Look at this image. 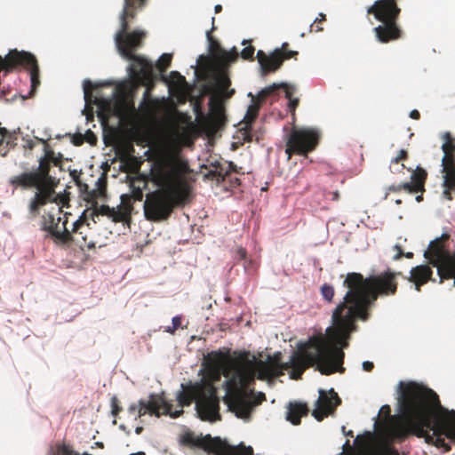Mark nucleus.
<instances>
[{
	"label": "nucleus",
	"instance_id": "39448f33",
	"mask_svg": "<svg viewBox=\"0 0 455 455\" xmlns=\"http://www.w3.org/2000/svg\"><path fill=\"white\" fill-rule=\"evenodd\" d=\"M227 359L228 355L220 351L208 353L204 357V364L209 379H204L200 382L187 387L182 385L183 390L178 395V401L181 408L190 405L195 401L196 412L202 420L216 421L220 419V400L217 395V389L212 383V380L220 379L221 369Z\"/></svg>",
	"mask_w": 455,
	"mask_h": 455
},
{
	"label": "nucleus",
	"instance_id": "4d7b16f0",
	"mask_svg": "<svg viewBox=\"0 0 455 455\" xmlns=\"http://www.w3.org/2000/svg\"><path fill=\"white\" fill-rule=\"evenodd\" d=\"M330 196H331V199L332 201H339V198H340V195H339V191H332V192H329L328 194Z\"/></svg>",
	"mask_w": 455,
	"mask_h": 455
},
{
	"label": "nucleus",
	"instance_id": "338daca9",
	"mask_svg": "<svg viewBox=\"0 0 455 455\" xmlns=\"http://www.w3.org/2000/svg\"><path fill=\"white\" fill-rule=\"evenodd\" d=\"M403 256L406 257L407 259H412L413 258V253L411 252V251L403 252Z\"/></svg>",
	"mask_w": 455,
	"mask_h": 455
},
{
	"label": "nucleus",
	"instance_id": "f3484780",
	"mask_svg": "<svg viewBox=\"0 0 455 455\" xmlns=\"http://www.w3.org/2000/svg\"><path fill=\"white\" fill-rule=\"evenodd\" d=\"M397 1L377 0L368 7L367 13L372 14L379 21H397L401 14Z\"/></svg>",
	"mask_w": 455,
	"mask_h": 455
},
{
	"label": "nucleus",
	"instance_id": "58836bf2",
	"mask_svg": "<svg viewBox=\"0 0 455 455\" xmlns=\"http://www.w3.org/2000/svg\"><path fill=\"white\" fill-rule=\"evenodd\" d=\"M122 406L120 405L119 400L116 396L111 398V413L116 417L122 411Z\"/></svg>",
	"mask_w": 455,
	"mask_h": 455
},
{
	"label": "nucleus",
	"instance_id": "7c9ffc66",
	"mask_svg": "<svg viewBox=\"0 0 455 455\" xmlns=\"http://www.w3.org/2000/svg\"><path fill=\"white\" fill-rule=\"evenodd\" d=\"M39 140L45 144L44 156L43 158L46 159L50 164H53L55 166L60 165L62 155L59 154V156H56L54 151L49 148V146L44 140L39 139Z\"/></svg>",
	"mask_w": 455,
	"mask_h": 455
},
{
	"label": "nucleus",
	"instance_id": "774afa93",
	"mask_svg": "<svg viewBox=\"0 0 455 455\" xmlns=\"http://www.w3.org/2000/svg\"><path fill=\"white\" fill-rule=\"evenodd\" d=\"M94 444L98 448H100V449L104 448V443L102 442H96Z\"/></svg>",
	"mask_w": 455,
	"mask_h": 455
},
{
	"label": "nucleus",
	"instance_id": "4c0bfd02",
	"mask_svg": "<svg viewBox=\"0 0 455 455\" xmlns=\"http://www.w3.org/2000/svg\"><path fill=\"white\" fill-rule=\"evenodd\" d=\"M321 294L323 297L324 299H326L328 302H331L332 299L334 297V288L333 286L324 283L321 287Z\"/></svg>",
	"mask_w": 455,
	"mask_h": 455
},
{
	"label": "nucleus",
	"instance_id": "c756f323",
	"mask_svg": "<svg viewBox=\"0 0 455 455\" xmlns=\"http://www.w3.org/2000/svg\"><path fill=\"white\" fill-rule=\"evenodd\" d=\"M112 212V208H110L108 205L102 204L100 206L97 205V203H95L93 209L90 212H88L90 217L94 223L97 222L96 219L100 215L101 216H108L110 217V214Z\"/></svg>",
	"mask_w": 455,
	"mask_h": 455
},
{
	"label": "nucleus",
	"instance_id": "a211bd4d",
	"mask_svg": "<svg viewBox=\"0 0 455 455\" xmlns=\"http://www.w3.org/2000/svg\"><path fill=\"white\" fill-rule=\"evenodd\" d=\"M89 210H84L79 219L73 224V229L70 232L73 235V242L78 243L81 247L93 248L94 243L92 239L88 238L87 232L89 231L88 220Z\"/></svg>",
	"mask_w": 455,
	"mask_h": 455
},
{
	"label": "nucleus",
	"instance_id": "f257e3e1",
	"mask_svg": "<svg viewBox=\"0 0 455 455\" xmlns=\"http://www.w3.org/2000/svg\"><path fill=\"white\" fill-rule=\"evenodd\" d=\"M344 285L348 291L332 313V326L327 328L326 336L309 339L304 347L292 354L289 362L281 363V369H291L292 379H299L305 370L315 364L324 375L343 372L342 349L348 347L350 333L356 330L355 320L366 321L369 308L378 297L394 295L397 290L395 274L390 271L367 278L360 273H349Z\"/></svg>",
	"mask_w": 455,
	"mask_h": 455
},
{
	"label": "nucleus",
	"instance_id": "aec40b11",
	"mask_svg": "<svg viewBox=\"0 0 455 455\" xmlns=\"http://www.w3.org/2000/svg\"><path fill=\"white\" fill-rule=\"evenodd\" d=\"M249 363L254 370L255 375L257 374L259 379H267L278 377L282 374L283 369H281V363H279V357H275L273 363H266L259 361L254 363L249 358Z\"/></svg>",
	"mask_w": 455,
	"mask_h": 455
},
{
	"label": "nucleus",
	"instance_id": "c85d7f7f",
	"mask_svg": "<svg viewBox=\"0 0 455 455\" xmlns=\"http://www.w3.org/2000/svg\"><path fill=\"white\" fill-rule=\"evenodd\" d=\"M215 82L218 88L225 92L230 86L231 81L229 79L228 74L226 70L220 69L215 75Z\"/></svg>",
	"mask_w": 455,
	"mask_h": 455
},
{
	"label": "nucleus",
	"instance_id": "6e6552de",
	"mask_svg": "<svg viewBox=\"0 0 455 455\" xmlns=\"http://www.w3.org/2000/svg\"><path fill=\"white\" fill-rule=\"evenodd\" d=\"M10 184L22 188H36L37 191L28 204V211L32 218L38 216L40 209L48 202H55L57 200L54 196V189L49 186H42L37 180V175L33 172H23L20 175L12 177L10 180Z\"/></svg>",
	"mask_w": 455,
	"mask_h": 455
},
{
	"label": "nucleus",
	"instance_id": "6ab92c4d",
	"mask_svg": "<svg viewBox=\"0 0 455 455\" xmlns=\"http://www.w3.org/2000/svg\"><path fill=\"white\" fill-rule=\"evenodd\" d=\"M381 25L374 28L373 31L379 42L387 44L403 37V30L397 21H380Z\"/></svg>",
	"mask_w": 455,
	"mask_h": 455
},
{
	"label": "nucleus",
	"instance_id": "9b49d317",
	"mask_svg": "<svg viewBox=\"0 0 455 455\" xmlns=\"http://www.w3.org/2000/svg\"><path fill=\"white\" fill-rule=\"evenodd\" d=\"M319 140L320 133L315 129L292 128L286 140L285 153L288 159H291L292 155L307 156L316 148Z\"/></svg>",
	"mask_w": 455,
	"mask_h": 455
},
{
	"label": "nucleus",
	"instance_id": "7ed1b4c3",
	"mask_svg": "<svg viewBox=\"0 0 455 455\" xmlns=\"http://www.w3.org/2000/svg\"><path fill=\"white\" fill-rule=\"evenodd\" d=\"M188 172V163L177 156H167L155 163L153 176L159 188L146 196L143 205L146 220H165L174 209L188 203L191 192L186 177Z\"/></svg>",
	"mask_w": 455,
	"mask_h": 455
},
{
	"label": "nucleus",
	"instance_id": "cd10ccee",
	"mask_svg": "<svg viewBox=\"0 0 455 455\" xmlns=\"http://www.w3.org/2000/svg\"><path fill=\"white\" fill-rule=\"evenodd\" d=\"M412 183L419 188L420 192L425 190V182L427 178V172L425 169L418 166L416 170L412 171L411 174Z\"/></svg>",
	"mask_w": 455,
	"mask_h": 455
},
{
	"label": "nucleus",
	"instance_id": "bf43d9fd",
	"mask_svg": "<svg viewBox=\"0 0 455 455\" xmlns=\"http://www.w3.org/2000/svg\"><path fill=\"white\" fill-rule=\"evenodd\" d=\"M237 256L240 259H244L246 258V251L243 248H239L237 250Z\"/></svg>",
	"mask_w": 455,
	"mask_h": 455
},
{
	"label": "nucleus",
	"instance_id": "2eb2a0df",
	"mask_svg": "<svg viewBox=\"0 0 455 455\" xmlns=\"http://www.w3.org/2000/svg\"><path fill=\"white\" fill-rule=\"evenodd\" d=\"M340 403L341 399L333 388L330 389L329 392L320 389L319 397L315 402V408L313 410L312 415L317 421H322L324 418L333 414Z\"/></svg>",
	"mask_w": 455,
	"mask_h": 455
},
{
	"label": "nucleus",
	"instance_id": "bb28decb",
	"mask_svg": "<svg viewBox=\"0 0 455 455\" xmlns=\"http://www.w3.org/2000/svg\"><path fill=\"white\" fill-rule=\"evenodd\" d=\"M51 164L46 159L41 157L39 160V165L36 172H33L37 175V180L42 186H47L52 177L50 176Z\"/></svg>",
	"mask_w": 455,
	"mask_h": 455
},
{
	"label": "nucleus",
	"instance_id": "c9c22d12",
	"mask_svg": "<svg viewBox=\"0 0 455 455\" xmlns=\"http://www.w3.org/2000/svg\"><path fill=\"white\" fill-rule=\"evenodd\" d=\"M214 167L217 170V173L220 175V177L218 178V185L224 183L230 176L228 169V164H218L214 165Z\"/></svg>",
	"mask_w": 455,
	"mask_h": 455
},
{
	"label": "nucleus",
	"instance_id": "f03ea898",
	"mask_svg": "<svg viewBox=\"0 0 455 455\" xmlns=\"http://www.w3.org/2000/svg\"><path fill=\"white\" fill-rule=\"evenodd\" d=\"M401 387L400 408L407 422L391 423V435L403 440L416 434L443 452L450 451L451 446L445 437L455 438V411L443 408L437 394L421 384L411 381L402 383Z\"/></svg>",
	"mask_w": 455,
	"mask_h": 455
},
{
	"label": "nucleus",
	"instance_id": "412c9836",
	"mask_svg": "<svg viewBox=\"0 0 455 455\" xmlns=\"http://www.w3.org/2000/svg\"><path fill=\"white\" fill-rule=\"evenodd\" d=\"M283 88L285 93V97L289 100L288 102V110L292 114V116L295 115V110L299 105V100L298 98H293V94L296 92V87L293 85H290L285 83H282L280 84H272L265 89H263L260 92V95L262 97H267L272 93H274L278 89Z\"/></svg>",
	"mask_w": 455,
	"mask_h": 455
},
{
	"label": "nucleus",
	"instance_id": "a19ab883",
	"mask_svg": "<svg viewBox=\"0 0 455 455\" xmlns=\"http://www.w3.org/2000/svg\"><path fill=\"white\" fill-rule=\"evenodd\" d=\"M400 186L401 190H405L410 194L420 192L419 188L412 183V181L401 183Z\"/></svg>",
	"mask_w": 455,
	"mask_h": 455
},
{
	"label": "nucleus",
	"instance_id": "20e7f679",
	"mask_svg": "<svg viewBox=\"0 0 455 455\" xmlns=\"http://www.w3.org/2000/svg\"><path fill=\"white\" fill-rule=\"evenodd\" d=\"M124 1V8L120 14V29L115 36V41L121 56L132 61L128 68L130 77L136 84L147 87L143 94V100L148 101L154 86L153 64L145 57L134 53L138 48L142 46L146 32L142 30L128 32V30L130 22L136 18L138 11L147 5L148 0Z\"/></svg>",
	"mask_w": 455,
	"mask_h": 455
},
{
	"label": "nucleus",
	"instance_id": "49530a36",
	"mask_svg": "<svg viewBox=\"0 0 455 455\" xmlns=\"http://www.w3.org/2000/svg\"><path fill=\"white\" fill-rule=\"evenodd\" d=\"M394 250L396 251V254L393 257L394 260H398L403 256V249L400 245H395Z\"/></svg>",
	"mask_w": 455,
	"mask_h": 455
},
{
	"label": "nucleus",
	"instance_id": "c03bdc74",
	"mask_svg": "<svg viewBox=\"0 0 455 455\" xmlns=\"http://www.w3.org/2000/svg\"><path fill=\"white\" fill-rule=\"evenodd\" d=\"M227 164L229 174H231V172L243 173L242 172V167H237L233 162H227Z\"/></svg>",
	"mask_w": 455,
	"mask_h": 455
},
{
	"label": "nucleus",
	"instance_id": "f8f14e48",
	"mask_svg": "<svg viewBox=\"0 0 455 455\" xmlns=\"http://www.w3.org/2000/svg\"><path fill=\"white\" fill-rule=\"evenodd\" d=\"M62 207L58 206L52 211L45 212L41 218V229L48 232L50 236L58 244L69 245L73 243V235L67 228L68 214L64 215V220L60 217Z\"/></svg>",
	"mask_w": 455,
	"mask_h": 455
},
{
	"label": "nucleus",
	"instance_id": "a18cd8bd",
	"mask_svg": "<svg viewBox=\"0 0 455 455\" xmlns=\"http://www.w3.org/2000/svg\"><path fill=\"white\" fill-rule=\"evenodd\" d=\"M219 177H220V175L217 173V170L215 168L213 170L209 171L205 174V178H207L209 180H215L217 184H218V178Z\"/></svg>",
	"mask_w": 455,
	"mask_h": 455
},
{
	"label": "nucleus",
	"instance_id": "37998d69",
	"mask_svg": "<svg viewBox=\"0 0 455 455\" xmlns=\"http://www.w3.org/2000/svg\"><path fill=\"white\" fill-rule=\"evenodd\" d=\"M170 76L174 83L182 84L185 82V77L178 71H172Z\"/></svg>",
	"mask_w": 455,
	"mask_h": 455
},
{
	"label": "nucleus",
	"instance_id": "2f4dec72",
	"mask_svg": "<svg viewBox=\"0 0 455 455\" xmlns=\"http://www.w3.org/2000/svg\"><path fill=\"white\" fill-rule=\"evenodd\" d=\"M93 87L94 86L90 80L84 81V101H85L86 105H90L92 103H94V104L98 103V99L93 98V95H92V91Z\"/></svg>",
	"mask_w": 455,
	"mask_h": 455
},
{
	"label": "nucleus",
	"instance_id": "ddd939ff",
	"mask_svg": "<svg viewBox=\"0 0 455 455\" xmlns=\"http://www.w3.org/2000/svg\"><path fill=\"white\" fill-rule=\"evenodd\" d=\"M129 413L134 415L136 412V418H140L149 412L151 415L160 417L161 414L170 415L172 418L176 419L183 413V410L172 411V404L165 401L162 395H150L149 401L144 400L139 401V406L137 404H131L128 408Z\"/></svg>",
	"mask_w": 455,
	"mask_h": 455
},
{
	"label": "nucleus",
	"instance_id": "3c124183",
	"mask_svg": "<svg viewBox=\"0 0 455 455\" xmlns=\"http://www.w3.org/2000/svg\"><path fill=\"white\" fill-rule=\"evenodd\" d=\"M373 368H374V364L372 362L365 361L363 363V369L365 371H371Z\"/></svg>",
	"mask_w": 455,
	"mask_h": 455
},
{
	"label": "nucleus",
	"instance_id": "13d9d810",
	"mask_svg": "<svg viewBox=\"0 0 455 455\" xmlns=\"http://www.w3.org/2000/svg\"><path fill=\"white\" fill-rule=\"evenodd\" d=\"M410 117L415 120H419L420 118V113L417 109H413L410 113Z\"/></svg>",
	"mask_w": 455,
	"mask_h": 455
},
{
	"label": "nucleus",
	"instance_id": "0eeeda50",
	"mask_svg": "<svg viewBox=\"0 0 455 455\" xmlns=\"http://www.w3.org/2000/svg\"><path fill=\"white\" fill-rule=\"evenodd\" d=\"M180 443L186 446L201 448L216 455H252L253 449L243 444L235 448L223 442L219 437L212 438L210 435L205 436L196 435L188 431L180 436Z\"/></svg>",
	"mask_w": 455,
	"mask_h": 455
},
{
	"label": "nucleus",
	"instance_id": "603ef678",
	"mask_svg": "<svg viewBox=\"0 0 455 455\" xmlns=\"http://www.w3.org/2000/svg\"><path fill=\"white\" fill-rule=\"evenodd\" d=\"M319 16H320V18H316V19L315 20L314 23H313V24H311V26H310V28H310V31H313V30H314V26H315V23H322V22L325 21L326 18H325V15H324L323 13H320V14H319Z\"/></svg>",
	"mask_w": 455,
	"mask_h": 455
},
{
	"label": "nucleus",
	"instance_id": "5fc2aeb1",
	"mask_svg": "<svg viewBox=\"0 0 455 455\" xmlns=\"http://www.w3.org/2000/svg\"><path fill=\"white\" fill-rule=\"evenodd\" d=\"M231 188H237L240 185V179L238 178H228Z\"/></svg>",
	"mask_w": 455,
	"mask_h": 455
},
{
	"label": "nucleus",
	"instance_id": "e433bc0d",
	"mask_svg": "<svg viewBox=\"0 0 455 455\" xmlns=\"http://www.w3.org/2000/svg\"><path fill=\"white\" fill-rule=\"evenodd\" d=\"M122 203L119 206L121 210L124 211V212H127L129 217H132V212L133 210V204L131 200V197L128 196H122Z\"/></svg>",
	"mask_w": 455,
	"mask_h": 455
},
{
	"label": "nucleus",
	"instance_id": "b1692460",
	"mask_svg": "<svg viewBox=\"0 0 455 455\" xmlns=\"http://www.w3.org/2000/svg\"><path fill=\"white\" fill-rule=\"evenodd\" d=\"M432 273L427 265L417 266L411 270L410 281L415 283L416 290L419 291L420 286L431 280Z\"/></svg>",
	"mask_w": 455,
	"mask_h": 455
},
{
	"label": "nucleus",
	"instance_id": "79ce46f5",
	"mask_svg": "<svg viewBox=\"0 0 455 455\" xmlns=\"http://www.w3.org/2000/svg\"><path fill=\"white\" fill-rule=\"evenodd\" d=\"M401 161L398 160V158L395 156L394 157L392 160H391V164H390V171L394 173L395 172H400L402 170L404 169V164H402L400 167H397L395 168V165H398V164L400 163Z\"/></svg>",
	"mask_w": 455,
	"mask_h": 455
},
{
	"label": "nucleus",
	"instance_id": "69168bd1",
	"mask_svg": "<svg viewBox=\"0 0 455 455\" xmlns=\"http://www.w3.org/2000/svg\"><path fill=\"white\" fill-rule=\"evenodd\" d=\"M214 11H215L216 13L220 12L222 11V6L220 4L215 5Z\"/></svg>",
	"mask_w": 455,
	"mask_h": 455
},
{
	"label": "nucleus",
	"instance_id": "423d86ee",
	"mask_svg": "<svg viewBox=\"0 0 455 455\" xmlns=\"http://www.w3.org/2000/svg\"><path fill=\"white\" fill-rule=\"evenodd\" d=\"M227 361L235 370L233 376L225 381L227 395L239 417L249 416L254 406L266 400L264 393L255 394L248 389L255 379L254 370L249 363V352H243L233 359L228 357Z\"/></svg>",
	"mask_w": 455,
	"mask_h": 455
},
{
	"label": "nucleus",
	"instance_id": "f704fd0d",
	"mask_svg": "<svg viewBox=\"0 0 455 455\" xmlns=\"http://www.w3.org/2000/svg\"><path fill=\"white\" fill-rule=\"evenodd\" d=\"M172 56L169 53H164L159 58L158 61L156 62V68L161 72L164 73L165 70L170 67L172 62Z\"/></svg>",
	"mask_w": 455,
	"mask_h": 455
},
{
	"label": "nucleus",
	"instance_id": "a878e982",
	"mask_svg": "<svg viewBox=\"0 0 455 455\" xmlns=\"http://www.w3.org/2000/svg\"><path fill=\"white\" fill-rule=\"evenodd\" d=\"M215 44V48L213 51V57L215 60L222 65H228V63L234 62L236 60L238 57V53L234 49L233 52H228L225 49L221 48L217 43Z\"/></svg>",
	"mask_w": 455,
	"mask_h": 455
},
{
	"label": "nucleus",
	"instance_id": "052dcab7",
	"mask_svg": "<svg viewBox=\"0 0 455 455\" xmlns=\"http://www.w3.org/2000/svg\"><path fill=\"white\" fill-rule=\"evenodd\" d=\"M177 329H173V326H168L165 328V331L173 334Z\"/></svg>",
	"mask_w": 455,
	"mask_h": 455
},
{
	"label": "nucleus",
	"instance_id": "de8ad7c7",
	"mask_svg": "<svg viewBox=\"0 0 455 455\" xmlns=\"http://www.w3.org/2000/svg\"><path fill=\"white\" fill-rule=\"evenodd\" d=\"M132 197L134 201H141L143 198V193L140 188H135L132 192Z\"/></svg>",
	"mask_w": 455,
	"mask_h": 455
},
{
	"label": "nucleus",
	"instance_id": "6e6d98bb",
	"mask_svg": "<svg viewBox=\"0 0 455 455\" xmlns=\"http://www.w3.org/2000/svg\"><path fill=\"white\" fill-rule=\"evenodd\" d=\"M70 176L73 178V180L76 182L78 186H80L79 182V176L80 173L76 170L70 171Z\"/></svg>",
	"mask_w": 455,
	"mask_h": 455
},
{
	"label": "nucleus",
	"instance_id": "e2e57ef3",
	"mask_svg": "<svg viewBox=\"0 0 455 455\" xmlns=\"http://www.w3.org/2000/svg\"><path fill=\"white\" fill-rule=\"evenodd\" d=\"M314 28H315L314 29L315 32H320V31H323V29L322 27H320V24H317V23L315 24Z\"/></svg>",
	"mask_w": 455,
	"mask_h": 455
},
{
	"label": "nucleus",
	"instance_id": "09e8293b",
	"mask_svg": "<svg viewBox=\"0 0 455 455\" xmlns=\"http://www.w3.org/2000/svg\"><path fill=\"white\" fill-rule=\"evenodd\" d=\"M401 191V186L399 185H391L387 188V193L385 196V198L387 197L390 192H400Z\"/></svg>",
	"mask_w": 455,
	"mask_h": 455
},
{
	"label": "nucleus",
	"instance_id": "72a5a7b5",
	"mask_svg": "<svg viewBox=\"0 0 455 455\" xmlns=\"http://www.w3.org/2000/svg\"><path fill=\"white\" fill-rule=\"evenodd\" d=\"M259 109V108L256 104H252V105L249 106L247 112L244 116V119H243L246 128L251 126V124L254 122V120L256 119V117L258 116Z\"/></svg>",
	"mask_w": 455,
	"mask_h": 455
},
{
	"label": "nucleus",
	"instance_id": "393cba45",
	"mask_svg": "<svg viewBox=\"0 0 455 455\" xmlns=\"http://www.w3.org/2000/svg\"><path fill=\"white\" fill-rule=\"evenodd\" d=\"M409 382H410V381H408V382L400 381V382H399V397H398V400H400V395H401V392H402L401 384L403 383V384H404V385H405V384H408ZM398 404L400 405V401H398ZM399 411H401V408H400V407H399ZM390 411H391V410H390L389 405H383V406L381 407L380 411H379V412H380V413H385V414H387V419H386V421H385L386 432H387V435H388L389 437H391V438H393V439L401 440L400 438L395 437V436H394L393 435H391L390 430H389V426H390V424H391V423H393V422H407V421H406V419H405V418H404V416H403V413H401V414H402V418H403V419H396V418L392 417V416L390 415ZM400 412H402V411H400Z\"/></svg>",
	"mask_w": 455,
	"mask_h": 455
},
{
	"label": "nucleus",
	"instance_id": "680f3d73",
	"mask_svg": "<svg viewBox=\"0 0 455 455\" xmlns=\"http://www.w3.org/2000/svg\"><path fill=\"white\" fill-rule=\"evenodd\" d=\"M342 431L343 433L346 435H349L351 437H353V432L350 430V431H346V427H342Z\"/></svg>",
	"mask_w": 455,
	"mask_h": 455
},
{
	"label": "nucleus",
	"instance_id": "4468645a",
	"mask_svg": "<svg viewBox=\"0 0 455 455\" xmlns=\"http://www.w3.org/2000/svg\"><path fill=\"white\" fill-rule=\"evenodd\" d=\"M443 144L442 150L443 157L442 159L443 172H445L443 187V196L446 199L451 200V190H455V142L454 138L450 132L443 135Z\"/></svg>",
	"mask_w": 455,
	"mask_h": 455
},
{
	"label": "nucleus",
	"instance_id": "1a4fd4ad",
	"mask_svg": "<svg viewBox=\"0 0 455 455\" xmlns=\"http://www.w3.org/2000/svg\"><path fill=\"white\" fill-rule=\"evenodd\" d=\"M448 238L449 235H442L440 238L430 243L428 250L424 253L429 263L437 268L440 283H443L444 279H454V254L451 255L444 246V242Z\"/></svg>",
	"mask_w": 455,
	"mask_h": 455
},
{
	"label": "nucleus",
	"instance_id": "0e129e2a",
	"mask_svg": "<svg viewBox=\"0 0 455 455\" xmlns=\"http://www.w3.org/2000/svg\"><path fill=\"white\" fill-rule=\"evenodd\" d=\"M27 147L29 148V149H33L34 147H35V144L33 142V140H29L27 143Z\"/></svg>",
	"mask_w": 455,
	"mask_h": 455
},
{
	"label": "nucleus",
	"instance_id": "5701e85b",
	"mask_svg": "<svg viewBox=\"0 0 455 455\" xmlns=\"http://www.w3.org/2000/svg\"><path fill=\"white\" fill-rule=\"evenodd\" d=\"M286 419L293 425H299L301 417L307 416L309 409L306 403L291 402L287 407Z\"/></svg>",
	"mask_w": 455,
	"mask_h": 455
},
{
	"label": "nucleus",
	"instance_id": "473e14b6",
	"mask_svg": "<svg viewBox=\"0 0 455 455\" xmlns=\"http://www.w3.org/2000/svg\"><path fill=\"white\" fill-rule=\"evenodd\" d=\"M109 218L114 222H123L127 225H130L132 220V217H129L128 213L124 212V211L121 210L120 208H118V210H115L114 208H112V212Z\"/></svg>",
	"mask_w": 455,
	"mask_h": 455
},
{
	"label": "nucleus",
	"instance_id": "9d476101",
	"mask_svg": "<svg viewBox=\"0 0 455 455\" xmlns=\"http://www.w3.org/2000/svg\"><path fill=\"white\" fill-rule=\"evenodd\" d=\"M24 68L30 73L32 94L40 85V71L36 58L28 52L11 50L4 58L0 56V72L9 73L15 68Z\"/></svg>",
	"mask_w": 455,
	"mask_h": 455
},
{
	"label": "nucleus",
	"instance_id": "864d4df0",
	"mask_svg": "<svg viewBox=\"0 0 455 455\" xmlns=\"http://www.w3.org/2000/svg\"><path fill=\"white\" fill-rule=\"evenodd\" d=\"M396 157L398 158V160L400 161H403V160H406L408 158V152L407 150L405 149H401L398 153V155L396 156Z\"/></svg>",
	"mask_w": 455,
	"mask_h": 455
},
{
	"label": "nucleus",
	"instance_id": "4be33fe9",
	"mask_svg": "<svg viewBox=\"0 0 455 455\" xmlns=\"http://www.w3.org/2000/svg\"><path fill=\"white\" fill-rule=\"evenodd\" d=\"M226 121L224 107L220 102L211 100L210 115L206 121L207 128L212 132H215L225 124Z\"/></svg>",
	"mask_w": 455,
	"mask_h": 455
},
{
	"label": "nucleus",
	"instance_id": "dca6fc26",
	"mask_svg": "<svg viewBox=\"0 0 455 455\" xmlns=\"http://www.w3.org/2000/svg\"><path fill=\"white\" fill-rule=\"evenodd\" d=\"M299 52L296 51L275 49L271 54L267 55L263 51L257 52V60L260 65L263 75L275 72L283 65V60L296 58Z\"/></svg>",
	"mask_w": 455,
	"mask_h": 455
},
{
	"label": "nucleus",
	"instance_id": "8fccbe9b",
	"mask_svg": "<svg viewBox=\"0 0 455 455\" xmlns=\"http://www.w3.org/2000/svg\"><path fill=\"white\" fill-rule=\"evenodd\" d=\"M172 323L173 329H179L181 326V317L180 315H176L172 318Z\"/></svg>",
	"mask_w": 455,
	"mask_h": 455
},
{
	"label": "nucleus",
	"instance_id": "ea45409f",
	"mask_svg": "<svg viewBox=\"0 0 455 455\" xmlns=\"http://www.w3.org/2000/svg\"><path fill=\"white\" fill-rule=\"evenodd\" d=\"M254 52H255V48L252 45H249L243 49V51L241 52V57L243 60H252Z\"/></svg>",
	"mask_w": 455,
	"mask_h": 455
}]
</instances>
